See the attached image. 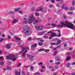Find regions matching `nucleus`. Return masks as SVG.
<instances>
[{
  "instance_id": "f257e3e1",
  "label": "nucleus",
  "mask_w": 75,
  "mask_h": 75,
  "mask_svg": "<svg viewBox=\"0 0 75 75\" xmlns=\"http://www.w3.org/2000/svg\"><path fill=\"white\" fill-rule=\"evenodd\" d=\"M65 23L62 21H61L60 23L64 27L67 26L68 28H71L72 30H74L75 28V26L73 24H71L70 23L68 22L67 21H66Z\"/></svg>"
},
{
  "instance_id": "f03ea898",
  "label": "nucleus",
  "mask_w": 75,
  "mask_h": 75,
  "mask_svg": "<svg viewBox=\"0 0 75 75\" xmlns=\"http://www.w3.org/2000/svg\"><path fill=\"white\" fill-rule=\"evenodd\" d=\"M21 49H22V51H20L19 53V54H22V56L23 58H25V55L26 53L28 52L27 50H29L30 48L28 47H21Z\"/></svg>"
},
{
  "instance_id": "7ed1b4c3",
  "label": "nucleus",
  "mask_w": 75,
  "mask_h": 75,
  "mask_svg": "<svg viewBox=\"0 0 75 75\" xmlns=\"http://www.w3.org/2000/svg\"><path fill=\"white\" fill-rule=\"evenodd\" d=\"M23 29L24 34L26 35H30L32 33V30L28 27V25H26Z\"/></svg>"
},
{
  "instance_id": "20e7f679",
  "label": "nucleus",
  "mask_w": 75,
  "mask_h": 75,
  "mask_svg": "<svg viewBox=\"0 0 75 75\" xmlns=\"http://www.w3.org/2000/svg\"><path fill=\"white\" fill-rule=\"evenodd\" d=\"M29 18L28 21L29 23H32L33 22H34V21H35V18H34L33 14H31V16H29Z\"/></svg>"
},
{
  "instance_id": "39448f33",
  "label": "nucleus",
  "mask_w": 75,
  "mask_h": 75,
  "mask_svg": "<svg viewBox=\"0 0 75 75\" xmlns=\"http://www.w3.org/2000/svg\"><path fill=\"white\" fill-rule=\"evenodd\" d=\"M7 59L10 60L12 59V58H16V55L13 54H10L8 56L6 57Z\"/></svg>"
},
{
  "instance_id": "423d86ee",
  "label": "nucleus",
  "mask_w": 75,
  "mask_h": 75,
  "mask_svg": "<svg viewBox=\"0 0 75 75\" xmlns=\"http://www.w3.org/2000/svg\"><path fill=\"white\" fill-rule=\"evenodd\" d=\"M35 28L38 31H41L44 29V27L42 26L39 25L36 26Z\"/></svg>"
},
{
  "instance_id": "0eeeda50",
  "label": "nucleus",
  "mask_w": 75,
  "mask_h": 75,
  "mask_svg": "<svg viewBox=\"0 0 75 75\" xmlns=\"http://www.w3.org/2000/svg\"><path fill=\"white\" fill-rule=\"evenodd\" d=\"M27 56H28V57L30 59V61H33L34 59H33V58H34V57H35L34 56H31L30 55V54H27Z\"/></svg>"
},
{
  "instance_id": "6e6552de",
  "label": "nucleus",
  "mask_w": 75,
  "mask_h": 75,
  "mask_svg": "<svg viewBox=\"0 0 75 75\" xmlns=\"http://www.w3.org/2000/svg\"><path fill=\"white\" fill-rule=\"evenodd\" d=\"M37 43H35L33 45H31V48L32 50H35V48L37 47Z\"/></svg>"
},
{
  "instance_id": "1a4fd4ad",
  "label": "nucleus",
  "mask_w": 75,
  "mask_h": 75,
  "mask_svg": "<svg viewBox=\"0 0 75 75\" xmlns=\"http://www.w3.org/2000/svg\"><path fill=\"white\" fill-rule=\"evenodd\" d=\"M55 59L56 61H58L59 62L61 61V59L59 58V57H56L55 58Z\"/></svg>"
},
{
  "instance_id": "9d476101",
  "label": "nucleus",
  "mask_w": 75,
  "mask_h": 75,
  "mask_svg": "<svg viewBox=\"0 0 75 75\" xmlns=\"http://www.w3.org/2000/svg\"><path fill=\"white\" fill-rule=\"evenodd\" d=\"M6 49H9L11 48V45L10 44H7L6 46Z\"/></svg>"
},
{
  "instance_id": "9b49d317",
  "label": "nucleus",
  "mask_w": 75,
  "mask_h": 75,
  "mask_svg": "<svg viewBox=\"0 0 75 75\" xmlns=\"http://www.w3.org/2000/svg\"><path fill=\"white\" fill-rule=\"evenodd\" d=\"M4 62H5L3 61H1L0 62V65H1V66H2V67L4 66Z\"/></svg>"
},
{
  "instance_id": "f8f14e48",
  "label": "nucleus",
  "mask_w": 75,
  "mask_h": 75,
  "mask_svg": "<svg viewBox=\"0 0 75 75\" xmlns=\"http://www.w3.org/2000/svg\"><path fill=\"white\" fill-rule=\"evenodd\" d=\"M52 27H56L57 26V24L53 23L51 25Z\"/></svg>"
},
{
  "instance_id": "ddd939ff",
  "label": "nucleus",
  "mask_w": 75,
  "mask_h": 75,
  "mask_svg": "<svg viewBox=\"0 0 75 75\" xmlns=\"http://www.w3.org/2000/svg\"><path fill=\"white\" fill-rule=\"evenodd\" d=\"M56 35V34L53 33V32L51 33V37H54V36H55Z\"/></svg>"
},
{
  "instance_id": "4468645a",
  "label": "nucleus",
  "mask_w": 75,
  "mask_h": 75,
  "mask_svg": "<svg viewBox=\"0 0 75 75\" xmlns=\"http://www.w3.org/2000/svg\"><path fill=\"white\" fill-rule=\"evenodd\" d=\"M15 75H20V71H19V73L18 72V71H16L15 73Z\"/></svg>"
},
{
  "instance_id": "2eb2a0df",
  "label": "nucleus",
  "mask_w": 75,
  "mask_h": 75,
  "mask_svg": "<svg viewBox=\"0 0 75 75\" xmlns=\"http://www.w3.org/2000/svg\"><path fill=\"white\" fill-rule=\"evenodd\" d=\"M20 8L15 9V10H14L15 12L16 13V12H17V11H19V10H20Z\"/></svg>"
},
{
  "instance_id": "dca6fc26",
  "label": "nucleus",
  "mask_w": 75,
  "mask_h": 75,
  "mask_svg": "<svg viewBox=\"0 0 75 75\" xmlns=\"http://www.w3.org/2000/svg\"><path fill=\"white\" fill-rule=\"evenodd\" d=\"M35 16H37V17H38L40 16V14L37 12H35Z\"/></svg>"
},
{
  "instance_id": "f3484780",
  "label": "nucleus",
  "mask_w": 75,
  "mask_h": 75,
  "mask_svg": "<svg viewBox=\"0 0 75 75\" xmlns=\"http://www.w3.org/2000/svg\"><path fill=\"white\" fill-rule=\"evenodd\" d=\"M14 38H15L16 40H21V38H16V36H14Z\"/></svg>"
},
{
  "instance_id": "a211bd4d",
  "label": "nucleus",
  "mask_w": 75,
  "mask_h": 75,
  "mask_svg": "<svg viewBox=\"0 0 75 75\" xmlns=\"http://www.w3.org/2000/svg\"><path fill=\"white\" fill-rule=\"evenodd\" d=\"M57 28H59V27H64V26L63 25H58L57 26Z\"/></svg>"
},
{
  "instance_id": "6ab92c4d",
  "label": "nucleus",
  "mask_w": 75,
  "mask_h": 75,
  "mask_svg": "<svg viewBox=\"0 0 75 75\" xmlns=\"http://www.w3.org/2000/svg\"><path fill=\"white\" fill-rule=\"evenodd\" d=\"M30 70H31L32 71H33V70H34V67L33 66H31L30 67Z\"/></svg>"
},
{
  "instance_id": "aec40b11",
  "label": "nucleus",
  "mask_w": 75,
  "mask_h": 75,
  "mask_svg": "<svg viewBox=\"0 0 75 75\" xmlns=\"http://www.w3.org/2000/svg\"><path fill=\"white\" fill-rule=\"evenodd\" d=\"M71 59V57L69 56H68L67 57V58L66 59V61H69V59Z\"/></svg>"
},
{
  "instance_id": "412c9836",
  "label": "nucleus",
  "mask_w": 75,
  "mask_h": 75,
  "mask_svg": "<svg viewBox=\"0 0 75 75\" xmlns=\"http://www.w3.org/2000/svg\"><path fill=\"white\" fill-rule=\"evenodd\" d=\"M44 50L42 48L38 50V52H41V51H43Z\"/></svg>"
},
{
  "instance_id": "4be33fe9",
  "label": "nucleus",
  "mask_w": 75,
  "mask_h": 75,
  "mask_svg": "<svg viewBox=\"0 0 75 75\" xmlns=\"http://www.w3.org/2000/svg\"><path fill=\"white\" fill-rule=\"evenodd\" d=\"M69 10L70 11H73L74 10V7H71Z\"/></svg>"
},
{
  "instance_id": "5701e85b",
  "label": "nucleus",
  "mask_w": 75,
  "mask_h": 75,
  "mask_svg": "<svg viewBox=\"0 0 75 75\" xmlns=\"http://www.w3.org/2000/svg\"><path fill=\"white\" fill-rule=\"evenodd\" d=\"M39 35H44V32H42L40 33H39Z\"/></svg>"
},
{
  "instance_id": "b1692460",
  "label": "nucleus",
  "mask_w": 75,
  "mask_h": 75,
  "mask_svg": "<svg viewBox=\"0 0 75 75\" xmlns=\"http://www.w3.org/2000/svg\"><path fill=\"white\" fill-rule=\"evenodd\" d=\"M16 22H17V20L16 19H14V21H12V23H15Z\"/></svg>"
},
{
  "instance_id": "393cba45",
  "label": "nucleus",
  "mask_w": 75,
  "mask_h": 75,
  "mask_svg": "<svg viewBox=\"0 0 75 75\" xmlns=\"http://www.w3.org/2000/svg\"><path fill=\"white\" fill-rule=\"evenodd\" d=\"M38 45H39L40 46H42V45H43V43H41V42H39L38 43Z\"/></svg>"
},
{
  "instance_id": "a878e982",
  "label": "nucleus",
  "mask_w": 75,
  "mask_h": 75,
  "mask_svg": "<svg viewBox=\"0 0 75 75\" xmlns=\"http://www.w3.org/2000/svg\"><path fill=\"white\" fill-rule=\"evenodd\" d=\"M34 74L35 75H39L40 74V73L39 72H37L34 73Z\"/></svg>"
},
{
  "instance_id": "bb28decb",
  "label": "nucleus",
  "mask_w": 75,
  "mask_h": 75,
  "mask_svg": "<svg viewBox=\"0 0 75 75\" xmlns=\"http://www.w3.org/2000/svg\"><path fill=\"white\" fill-rule=\"evenodd\" d=\"M59 35L57 36V37H61V33L60 32V30H59Z\"/></svg>"
},
{
  "instance_id": "cd10ccee",
  "label": "nucleus",
  "mask_w": 75,
  "mask_h": 75,
  "mask_svg": "<svg viewBox=\"0 0 75 75\" xmlns=\"http://www.w3.org/2000/svg\"><path fill=\"white\" fill-rule=\"evenodd\" d=\"M70 65V64L69 63H67V64H66V66L67 67H69Z\"/></svg>"
},
{
  "instance_id": "c85d7f7f",
  "label": "nucleus",
  "mask_w": 75,
  "mask_h": 75,
  "mask_svg": "<svg viewBox=\"0 0 75 75\" xmlns=\"http://www.w3.org/2000/svg\"><path fill=\"white\" fill-rule=\"evenodd\" d=\"M6 69L8 70L9 69V70H11V68L10 67H7L6 68Z\"/></svg>"
},
{
  "instance_id": "c756f323",
  "label": "nucleus",
  "mask_w": 75,
  "mask_h": 75,
  "mask_svg": "<svg viewBox=\"0 0 75 75\" xmlns=\"http://www.w3.org/2000/svg\"><path fill=\"white\" fill-rule=\"evenodd\" d=\"M38 22V21H37V20H36L33 23V24H34V25H35V24H36V23H37V22Z\"/></svg>"
},
{
  "instance_id": "7c9ffc66",
  "label": "nucleus",
  "mask_w": 75,
  "mask_h": 75,
  "mask_svg": "<svg viewBox=\"0 0 75 75\" xmlns=\"http://www.w3.org/2000/svg\"><path fill=\"white\" fill-rule=\"evenodd\" d=\"M61 40H58L57 41V43L59 45L61 44Z\"/></svg>"
},
{
  "instance_id": "2f4dec72",
  "label": "nucleus",
  "mask_w": 75,
  "mask_h": 75,
  "mask_svg": "<svg viewBox=\"0 0 75 75\" xmlns=\"http://www.w3.org/2000/svg\"><path fill=\"white\" fill-rule=\"evenodd\" d=\"M75 2L74 1H72V5L73 6H74V5H75Z\"/></svg>"
},
{
  "instance_id": "473e14b6",
  "label": "nucleus",
  "mask_w": 75,
  "mask_h": 75,
  "mask_svg": "<svg viewBox=\"0 0 75 75\" xmlns=\"http://www.w3.org/2000/svg\"><path fill=\"white\" fill-rule=\"evenodd\" d=\"M14 14V12H13V11H11L9 13V14Z\"/></svg>"
},
{
  "instance_id": "72a5a7b5",
  "label": "nucleus",
  "mask_w": 75,
  "mask_h": 75,
  "mask_svg": "<svg viewBox=\"0 0 75 75\" xmlns=\"http://www.w3.org/2000/svg\"><path fill=\"white\" fill-rule=\"evenodd\" d=\"M56 65H58L59 64H61V62H56L55 63Z\"/></svg>"
},
{
  "instance_id": "f704fd0d",
  "label": "nucleus",
  "mask_w": 75,
  "mask_h": 75,
  "mask_svg": "<svg viewBox=\"0 0 75 75\" xmlns=\"http://www.w3.org/2000/svg\"><path fill=\"white\" fill-rule=\"evenodd\" d=\"M57 52H58V51H55L54 52V55H56L57 54Z\"/></svg>"
},
{
  "instance_id": "c9c22d12",
  "label": "nucleus",
  "mask_w": 75,
  "mask_h": 75,
  "mask_svg": "<svg viewBox=\"0 0 75 75\" xmlns=\"http://www.w3.org/2000/svg\"><path fill=\"white\" fill-rule=\"evenodd\" d=\"M4 40V38H1V39H0V42H2Z\"/></svg>"
},
{
  "instance_id": "e433bc0d",
  "label": "nucleus",
  "mask_w": 75,
  "mask_h": 75,
  "mask_svg": "<svg viewBox=\"0 0 75 75\" xmlns=\"http://www.w3.org/2000/svg\"><path fill=\"white\" fill-rule=\"evenodd\" d=\"M34 10H35V8L33 7L31 9V11H33Z\"/></svg>"
},
{
  "instance_id": "4c0bfd02",
  "label": "nucleus",
  "mask_w": 75,
  "mask_h": 75,
  "mask_svg": "<svg viewBox=\"0 0 75 75\" xmlns=\"http://www.w3.org/2000/svg\"><path fill=\"white\" fill-rule=\"evenodd\" d=\"M56 6L57 7H61V6L59 5V4H56Z\"/></svg>"
},
{
  "instance_id": "58836bf2",
  "label": "nucleus",
  "mask_w": 75,
  "mask_h": 75,
  "mask_svg": "<svg viewBox=\"0 0 75 75\" xmlns=\"http://www.w3.org/2000/svg\"><path fill=\"white\" fill-rule=\"evenodd\" d=\"M68 7H64V10H68Z\"/></svg>"
},
{
  "instance_id": "ea45409f",
  "label": "nucleus",
  "mask_w": 75,
  "mask_h": 75,
  "mask_svg": "<svg viewBox=\"0 0 75 75\" xmlns=\"http://www.w3.org/2000/svg\"><path fill=\"white\" fill-rule=\"evenodd\" d=\"M23 11L21 10H20L19 11V13H20V14H23Z\"/></svg>"
},
{
  "instance_id": "a19ab883",
  "label": "nucleus",
  "mask_w": 75,
  "mask_h": 75,
  "mask_svg": "<svg viewBox=\"0 0 75 75\" xmlns=\"http://www.w3.org/2000/svg\"><path fill=\"white\" fill-rule=\"evenodd\" d=\"M43 10V12L45 13V11L47 10V8H44Z\"/></svg>"
},
{
  "instance_id": "79ce46f5",
  "label": "nucleus",
  "mask_w": 75,
  "mask_h": 75,
  "mask_svg": "<svg viewBox=\"0 0 75 75\" xmlns=\"http://www.w3.org/2000/svg\"><path fill=\"white\" fill-rule=\"evenodd\" d=\"M14 58L13 59V58H12V59H11V60H12L13 61H14L15 60H16V59H17V58Z\"/></svg>"
},
{
  "instance_id": "37998d69",
  "label": "nucleus",
  "mask_w": 75,
  "mask_h": 75,
  "mask_svg": "<svg viewBox=\"0 0 75 75\" xmlns=\"http://www.w3.org/2000/svg\"><path fill=\"white\" fill-rule=\"evenodd\" d=\"M31 67V65L29 66H24V68H28V67Z\"/></svg>"
},
{
  "instance_id": "c03bdc74",
  "label": "nucleus",
  "mask_w": 75,
  "mask_h": 75,
  "mask_svg": "<svg viewBox=\"0 0 75 75\" xmlns=\"http://www.w3.org/2000/svg\"><path fill=\"white\" fill-rule=\"evenodd\" d=\"M68 13L69 14H73V12H68Z\"/></svg>"
},
{
  "instance_id": "a18cd8bd",
  "label": "nucleus",
  "mask_w": 75,
  "mask_h": 75,
  "mask_svg": "<svg viewBox=\"0 0 75 75\" xmlns=\"http://www.w3.org/2000/svg\"><path fill=\"white\" fill-rule=\"evenodd\" d=\"M49 7L50 8H52V7H53V5H50L49 6Z\"/></svg>"
},
{
  "instance_id": "49530a36",
  "label": "nucleus",
  "mask_w": 75,
  "mask_h": 75,
  "mask_svg": "<svg viewBox=\"0 0 75 75\" xmlns=\"http://www.w3.org/2000/svg\"><path fill=\"white\" fill-rule=\"evenodd\" d=\"M45 51V52H48L50 51V50H46Z\"/></svg>"
},
{
  "instance_id": "de8ad7c7",
  "label": "nucleus",
  "mask_w": 75,
  "mask_h": 75,
  "mask_svg": "<svg viewBox=\"0 0 75 75\" xmlns=\"http://www.w3.org/2000/svg\"><path fill=\"white\" fill-rule=\"evenodd\" d=\"M64 47H67V45L66 43H65L64 45Z\"/></svg>"
},
{
  "instance_id": "09e8293b",
  "label": "nucleus",
  "mask_w": 75,
  "mask_h": 75,
  "mask_svg": "<svg viewBox=\"0 0 75 75\" xmlns=\"http://www.w3.org/2000/svg\"><path fill=\"white\" fill-rule=\"evenodd\" d=\"M51 3H55V1L54 0H51Z\"/></svg>"
},
{
  "instance_id": "8fccbe9b",
  "label": "nucleus",
  "mask_w": 75,
  "mask_h": 75,
  "mask_svg": "<svg viewBox=\"0 0 75 75\" xmlns=\"http://www.w3.org/2000/svg\"><path fill=\"white\" fill-rule=\"evenodd\" d=\"M65 19V20H66V19H67V17H66V16L64 15V16L63 17Z\"/></svg>"
},
{
  "instance_id": "3c124183",
  "label": "nucleus",
  "mask_w": 75,
  "mask_h": 75,
  "mask_svg": "<svg viewBox=\"0 0 75 75\" xmlns=\"http://www.w3.org/2000/svg\"><path fill=\"white\" fill-rule=\"evenodd\" d=\"M49 62H50V63H52V62H53V61L52 60H50L49 61Z\"/></svg>"
},
{
  "instance_id": "603ef678",
  "label": "nucleus",
  "mask_w": 75,
  "mask_h": 75,
  "mask_svg": "<svg viewBox=\"0 0 75 75\" xmlns=\"http://www.w3.org/2000/svg\"><path fill=\"white\" fill-rule=\"evenodd\" d=\"M31 39H32V38H31L29 37V38L28 40V41H30L31 40Z\"/></svg>"
},
{
  "instance_id": "864d4df0",
  "label": "nucleus",
  "mask_w": 75,
  "mask_h": 75,
  "mask_svg": "<svg viewBox=\"0 0 75 75\" xmlns=\"http://www.w3.org/2000/svg\"><path fill=\"white\" fill-rule=\"evenodd\" d=\"M21 65V63H20L18 64L17 65V67H20V65Z\"/></svg>"
},
{
  "instance_id": "5fc2aeb1",
  "label": "nucleus",
  "mask_w": 75,
  "mask_h": 75,
  "mask_svg": "<svg viewBox=\"0 0 75 75\" xmlns=\"http://www.w3.org/2000/svg\"><path fill=\"white\" fill-rule=\"evenodd\" d=\"M39 10H40V11H42V10H43L42 9V8H39Z\"/></svg>"
},
{
  "instance_id": "6e6d98bb",
  "label": "nucleus",
  "mask_w": 75,
  "mask_h": 75,
  "mask_svg": "<svg viewBox=\"0 0 75 75\" xmlns=\"http://www.w3.org/2000/svg\"><path fill=\"white\" fill-rule=\"evenodd\" d=\"M40 42H44V40H43L42 39H41L40 40Z\"/></svg>"
},
{
  "instance_id": "4d7b16f0",
  "label": "nucleus",
  "mask_w": 75,
  "mask_h": 75,
  "mask_svg": "<svg viewBox=\"0 0 75 75\" xmlns=\"http://www.w3.org/2000/svg\"><path fill=\"white\" fill-rule=\"evenodd\" d=\"M49 68H50V69H51V68H53L54 67H53L52 66H50L49 67Z\"/></svg>"
},
{
  "instance_id": "13d9d810",
  "label": "nucleus",
  "mask_w": 75,
  "mask_h": 75,
  "mask_svg": "<svg viewBox=\"0 0 75 75\" xmlns=\"http://www.w3.org/2000/svg\"><path fill=\"white\" fill-rule=\"evenodd\" d=\"M50 25H51V24H50V23H48L47 25H46V26H50Z\"/></svg>"
},
{
  "instance_id": "bf43d9fd",
  "label": "nucleus",
  "mask_w": 75,
  "mask_h": 75,
  "mask_svg": "<svg viewBox=\"0 0 75 75\" xmlns=\"http://www.w3.org/2000/svg\"><path fill=\"white\" fill-rule=\"evenodd\" d=\"M72 50V47H70L69 49V51H71V50Z\"/></svg>"
},
{
  "instance_id": "052dcab7",
  "label": "nucleus",
  "mask_w": 75,
  "mask_h": 75,
  "mask_svg": "<svg viewBox=\"0 0 75 75\" xmlns=\"http://www.w3.org/2000/svg\"><path fill=\"white\" fill-rule=\"evenodd\" d=\"M65 5V4L64 3L62 5V8H64V6Z\"/></svg>"
},
{
  "instance_id": "680f3d73",
  "label": "nucleus",
  "mask_w": 75,
  "mask_h": 75,
  "mask_svg": "<svg viewBox=\"0 0 75 75\" xmlns=\"http://www.w3.org/2000/svg\"><path fill=\"white\" fill-rule=\"evenodd\" d=\"M23 19L24 20H25V21H27V19L26 18H23Z\"/></svg>"
},
{
  "instance_id": "e2e57ef3",
  "label": "nucleus",
  "mask_w": 75,
  "mask_h": 75,
  "mask_svg": "<svg viewBox=\"0 0 75 75\" xmlns=\"http://www.w3.org/2000/svg\"><path fill=\"white\" fill-rule=\"evenodd\" d=\"M44 38H48V36L47 35L44 36Z\"/></svg>"
},
{
  "instance_id": "0e129e2a",
  "label": "nucleus",
  "mask_w": 75,
  "mask_h": 75,
  "mask_svg": "<svg viewBox=\"0 0 75 75\" xmlns=\"http://www.w3.org/2000/svg\"><path fill=\"white\" fill-rule=\"evenodd\" d=\"M3 58V57L1 56L0 57V59H2Z\"/></svg>"
},
{
  "instance_id": "69168bd1",
  "label": "nucleus",
  "mask_w": 75,
  "mask_h": 75,
  "mask_svg": "<svg viewBox=\"0 0 75 75\" xmlns=\"http://www.w3.org/2000/svg\"><path fill=\"white\" fill-rule=\"evenodd\" d=\"M40 71L41 72H44V69H42Z\"/></svg>"
},
{
  "instance_id": "338daca9",
  "label": "nucleus",
  "mask_w": 75,
  "mask_h": 75,
  "mask_svg": "<svg viewBox=\"0 0 75 75\" xmlns=\"http://www.w3.org/2000/svg\"><path fill=\"white\" fill-rule=\"evenodd\" d=\"M57 74V72H54L53 73V75H56Z\"/></svg>"
},
{
  "instance_id": "774afa93",
  "label": "nucleus",
  "mask_w": 75,
  "mask_h": 75,
  "mask_svg": "<svg viewBox=\"0 0 75 75\" xmlns=\"http://www.w3.org/2000/svg\"><path fill=\"white\" fill-rule=\"evenodd\" d=\"M55 68L56 69H57V68H58V66H55Z\"/></svg>"
}]
</instances>
